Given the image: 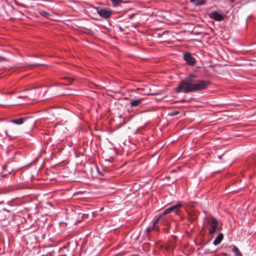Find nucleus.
<instances>
[{"label": "nucleus", "instance_id": "4468645a", "mask_svg": "<svg viewBox=\"0 0 256 256\" xmlns=\"http://www.w3.org/2000/svg\"><path fill=\"white\" fill-rule=\"evenodd\" d=\"M72 80H70V78H68V81H66V82H64V83H62L60 84H64V85H70L72 83Z\"/></svg>", "mask_w": 256, "mask_h": 256}, {"label": "nucleus", "instance_id": "f257e3e1", "mask_svg": "<svg viewBox=\"0 0 256 256\" xmlns=\"http://www.w3.org/2000/svg\"><path fill=\"white\" fill-rule=\"evenodd\" d=\"M196 78L195 75L191 74L182 80L176 89V92L190 93L202 91L206 89L210 84L208 81Z\"/></svg>", "mask_w": 256, "mask_h": 256}, {"label": "nucleus", "instance_id": "39448f33", "mask_svg": "<svg viewBox=\"0 0 256 256\" xmlns=\"http://www.w3.org/2000/svg\"><path fill=\"white\" fill-rule=\"evenodd\" d=\"M184 58L186 63L190 66H194L196 64V60L195 58L192 56L189 52L185 53L184 54Z\"/></svg>", "mask_w": 256, "mask_h": 256}, {"label": "nucleus", "instance_id": "f3484780", "mask_svg": "<svg viewBox=\"0 0 256 256\" xmlns=\"http://www.w3.org/2000/svg\"><path fill=\"white\" fill-rule=\"evenodd\" d=\"M7 60L4 57L0 56V62Z\"/></svg>", "mask_w": 256, "mask_h": 256}, {"label": "nucleus", "instance_id": "20e7f679", "mask_svg": "<svg viewBox=\"0 0 256 256\" xmlns=\"http://www.w3.org/2000/svg\"><path fill=\"white\" fill-rule=\"evenodd\" d=\"M207 223L209 226V233L210 234H214L218 226V222L216 218L212 216H209L206 218Z\"/></svg>", "mask_w": 256, "mask_h": 256}, {"label": "nucleus", "instance_id": "dca6fc26", "mask_svg": "<svg viewBox=\"0 0 256 256\" xmlns=\"http://www.w3.org/2000/svg\"><path fill=\"white\" fill-rule=\"evenodd\" d=\"M81 214H82V219H84L85 218H88V216L90 215V214H85V213H82L81 212Z\"/></svg>", "mask_w": 256, "mask_h": 256}, {"label": "nucleus", "instance_id": "9d476101", "mask_svg": "<svg viewBox=\"0 0 256 256\" xmlns=\"http://www.w3.org/2000/svg\"><path fill=\"white\" fill-rule=\"evenodd\" d=\"M190 1L196 6H202L205 3L204 0H190Z\"/></svg>", "mask_w": 256, "mask_h": 256}, {"label": "nucleus", "instance_id": "5701e85b", "mask_svg": "<svg viewBox=\"0 0 256 256\" xmlns=\"http://www.w3.org/2000/svg\"><path fill=\"white\" fill-rule=\"evenodd\" d=\"M80 183H83L84 184H87V183L86 182H82V181L80 182Z\"/></svg>", "mask_w": 256, "mask_h": 256}, {"label": "nucleus", "instance_id": "f03ea898", "mask_svg": "<svg viewBox=\"0 0 256 256\" xmlns=\"http://www.w3.org/2000/svg\"><path fill=\"white\" fill-rule=\"evenodd\" d=\"M182 206V204L178 203L166 209L162 214L156 219L153 224L152 228H156L157 227L156 224L159 223L167 226H169L170 222V216L168 215V214L172 212H175L176 214H178L179 209Z\"/></svg>", "mask_w": 256, "mask_h": 256}, {"label": "nucleus", "instance_id": "6e6552de", "mask_svg": "<svg viewBox=\"0 0 256 256\" xmlns=\"http://www.w3.org/2000/svg\"><path fill=\"white\" fill-rule=\"evenodd\" d=\"M27 118H20L18 119L12 120H10V122L14 124L20 125L22 124Z\"/></svg>", "mask_w": 256, "mask_h": 256}, {"label": "nucleus", "instance_id": "412c9836", "mask_svg": "<svg viewBox=\"0 0 256 256\" xmlns=\"http://www.w3.org/2000/svg\"><path fill=\"white\" fill-rule=\"evenodd\" d=\"M236 256H242V254L240 252H238L236 254Z\"/></svg>", "mask_w": 256, "mask_h": 256}, {"label": "nucleus", "instance_id": "f8f14e48", "mask_svg": "<svg viewBox=\"0 0 256 256\" xmlns=\"http://www.w3.org/2000/svg\"><path fill=\"white\" fill-rule=\"evenodd\" d=\"M114 5H118L121 3L122 0H110Z\"/></svg>", "mask_w": 256, "mask_h": 256}, {"label": "nucleus", "instance_id": "0eeeda50", "mask_svg": "<svg viewBox=\"0 0 256 256\" xmlns=\"http://www.w3.org/2000/svg\"><path fill=\"white\" fill-rule=\"evenodd\" d=\"M143 99L142 98H138V99H131L130 102V105L132 107H136L138 106L141 105L142 104Z\"/></svg>", "mask_w": 256, "mask_h": 256}, {"label": "nucleus", "instance_id": "6ab92c4d", "mask_svg": "<svg viewBox=\"0 0 256 256\" xmlns=\"http://www.w3.org/2000/svg\"><path fill=\"white\" fill-rule=\"evenodd\" d=\"M80 173H81V174H84V176H83V177L84 178H86L87 175L86 174V172L85 171H84V172H82V170L80 172Z\"/></svg>", "mask_w": 256, "mask_h": 256}, {"label": "nucleus", "instance_id": "a878e982", "mask_svg": "<svg viewBox=\"0 0 256 256\" xmlns=\"http://www.w3.org/2000/svg\"><path fill=\"white\" fill-rule=\"evenodd\" d=\"M79 256H80V255Z\"/></svg>", "mask_w": 256, "mask_h": 256}, {"label": "nucleus", "instance_id": "7ed1b4c3", "mask_svg": "<svg viewBox=\"0 0 256 256\" xmlns=\"http://www.w3.org/2000/svg\"><path fill=\"white\" fill-rule=\"evenodd\" d=\"M84 12L90 16H92L91 14L92 12H94V14L97 12L100 16L104 18H110L113 14L112 10L110 8H101L98 7L95 8L92 6H90L87 9L84 10Z\"/></svg>", "mask_w": 256, "mask_h": 256}, {"label": "nucleus", "instance_id": "aec40b11", "mask_svg": "<svg viewBox=\"0 0 256 256\" xmlns=\"http://www.w3.org/2000/svg\"><path fill=\"white\" fill-rule=\"evenodd\" d=\"M153 228V226L152 227V228H148L146 230L148 231V232H150L151 230H154V228Z\"/></svg>", "mask_w": 256, "mask_h": 256}, {"label": "nucleus", "instance_id": "393cba45", "mask_svg": "<svg viewBox=\"0 0 256 256\" xmlns=\"http://www.w3.org/2000/svg\"><path fill=\"white\" fill-rule=\"evenodd\" d=\"M84 151L86 150V147H85V146H84Z\"/></svg>", "mask_w": 256, "mask_h": 256}, {"label": "nucleus", "instance_id": "423d86ee", "mask_svg": "<svg viewBox=\"0 0 256 256\" xmlns=\"http://www.w3.org/2000/svg\"><path fill=\"white\" fill-rule=\"evenodd\" d=\"M210 18L216 21H221L224 19V16L217 11H214L210 14Z\"/></svg>", "mask_w": 256, "mask_h": 256}, {"label": "nucleus", "instance_id": "1a4fd4ad", "mask_svg": "<svg viewBox=\"0 0 256 256\" xmlns=\"http://www.w3.org/2000/svg\"><path fill=\"white\" fill-rule=\"evenodd\" d=\"M223 238V234L222 233L219 234L213 242L214 245L217 246L219 244L222 240Z\"/></svg>", "mask_w": 256, "mask_h": 256}, {"label": "nucleus", "instance_id": "ddd939ff", "mask_svg": "<svg viewBox=\"0 0 256 256\" xmlns=\"http://www.w3.org/2000/svg\"><path fill=\"white\" fill-rule=\"evenodd\" d=\"M15 190V188L11 186H8L7 188V190H6V192H11L12 191H14Z\"/></svg>", "mask_w": 256, "mask_h": 256}, {"label": "nucleus", "instance_id": "4be33fe9", "mask_svg": "<svg viewBox=\"0 0 256 256\" xmlns=\"http://www.w3.org/2000/svg\"><path fill=\"white\" fill-rule=\"evenodd\" d=\"M84 194L83 192H82L81 191V198H80L81 200H82V199H83V198H85V197H84V196H82V194Z\"/></svg>", "mask_w": 256, "mask_h": 256}, {"label": "nucleus", "instance_id": "2eb2a0df", "mask_svg": "<svg viewBox=\"0 0 256 256\" xmlns=\"http://www.w3.org/2000/svg\"><path fill=\"white\" fill-rule=\"evenodd\" d=\"M232 251L233 252H235V254L240 252L238 248L237 247H236V246H234V248L232 249Z\"/></svg>", "mask_w": 256, "mask_h": 256}, {"label": "nucleus", "instance_id": "a211bd4d", "mask_svg": "<svg viewBox=\"0 0 256 256\" xmlns=\"http://www.w3.org/2000/svg\"><path fill=\"white\" fill-rule=\"evenodd\" d=\"M178 114H179V112H178V111H176V112H173V113H172V114H170V116H174V115Z\"/></svg>", "mask_w": 256, "mask_h": 256}, {"label": "nucleus", "instance_id": "b1692460", "mask_svg": "<svg viewBox=\"0 0 256 256\" xmlns=\"http://www.w3.org/2000/svg\"><path fill=\"white\" fill-rule=\"evenodd\" d=\"M230 2H234L235 0H229Z\"/></svg>", "mask_w": 256, "mask_h": 256}, {"label": "nucleus", "instance_id": "9b49d317", "mask_svg": "<svg viewBox=\"0 0 256 256\" xmlns=\"http://www.w3.org/2000/svg\"><path fill=\"white\" fill-rule=\"evenodd\" d=\"M40 14L43 16H44L47 18H49L50 16V14L49 12L44 10L41 11L40 12Z\"/></svg>", "mask_w": 256, "mask_h": 256}]
</instances>
